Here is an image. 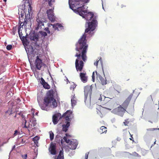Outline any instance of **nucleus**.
Returning a JSON list of instances; mask_svg holds the SVG:
<instances>
[{"label": "nucleus", "instance_id": "nucleus-57", "mask_svg": "<svg viewBox=\"0 0 159 159\" xmlns=\"http://www.w3.org/2000/svg\"><path fill=\"white\" fill-rule=\"evenodd\" d=\"M44 30H45L47 32L48 30H49L48 27H47L46 28H45Z\"/></svg>", "mask_w": 159, "mask_h": 159}, {"label": "nucleus", "instance_id": "nucleus-9", "mask_svg": "<svg viewBox=\"0 0 159 159\" xmlns=\"http://www.w3.org/2000/svg\"><path fill=\"white\" fill-rule=\"evenodd\" d=\"M36 21L37 22L36 27L35 30L37 31L42 28V26L44 25V23L45 22V19L43 18L39 17V16L37 17Z\"/></svg>", "mask_w": 159, "mask_h": 159}, {"label": "nucleus", "instance_id": "nucleus-18", "mask_svg": "<svg viewBox=\"0 0 159 159\" xmlns=\"http://www.w3.org/2000/svg\"><path fill=\"white\" fill-rule=\"evenodd\" d=\"M80 76L81 81L84 83H85L87 81L88 77L86 76V73L83 72L80 73Z\"/></svg>", "mask_w": 159, "mask_h": 159}, {"label": "nucleus", "instance_id": "nucleus-37", "mask_svg": "<svg viewBox=\"0 0 159 159\" xmlns=\"http://www.w3.org/2000/svg\"><path fill=\"white\" fill-rule=\"evenodd\" d=\"M27 24V23L26 24H24V22H22L20 20L19 21V26L18 27H20L21 28L24 25H26Z\"/></svg>", "mask_w": 159, "mask_h": 159}, {"label": "nucleus", "instance_id": "nucleus-52", "mask_svg": "<svg viewBox=\"0 0 159 159\" xmlns=\"http://www.w3.org/2000/svg\"><path fill=\"white\" fill-rule=\"evenodd\" d=\"M71 152H70L69 154V155L70 156H73L75 154V151H72Z\"/></svg>", "mask_w": 159, "mask_h": 159}, {"label": "nucleus", "instance_id": "nucleus-48", "mask_svg": "<svg viewBox=\"0 0 159 159\" xmlns=\"http://www.w3.org/2000/svg\"><path fill=\"white\" fill-rule=\"evenodd\" d=\"M52 88L53 89V90L55 88L56 86L55 85L54 83V81H53L52 80Z\"/></svg>", "mask_w": 159, "mask_h": 159}, {"label": "nucleus", "instance_id": "nucleus-44", "mask_svg": "<svg viewBox=\"0 0 159 159\" xmlns=\"http://www.w3.org/2000/svg\"><path fill=\"white\" fill-rule=\"evenodd\" d=\"M6 114H8L9 115H10L12 114L11 110H10L9 109L8 110L6 111L5 112Z\"/></svg>", "mask_w": 159, "mask_h": 159}, {"label": "nucleus", "instance_id": "nucleus-41", "mask_svg": "<svg viewBox=\"0 0 159 159\" xmlns=\"http://www.w3.org/2000/svg\"><path fill=\"white\" fill-rule=\"evenodd\" d=\"M72 84H73L71 85L70 87V89H73V90H74V89L76 87V85L74 82H73Z\"/></svg>", "mask_w": 159, "mask_h": 159}, {"label": "nucleus", "instance_id": "nucleus-15", "mask_svg": "<svg viewBox=\"0 0 159 159\" xmlns=\"http://www.w3.org/2000/svg\"><path fill=\"white\" fill-rule=\"evenodd\" d=\"M29 38L31 40L33 41H39V35L38 34L35 33L34 31L30 33Z\"/></svg>", "mask_w": 159, "mask_h": 159}, {"label": "nucleus", "instance_id": "nucleus-33", "mask_svg": "<svg viewBox=\"0 0 159 159\" xmlns=\"http://www.w3.org/2000/svg\"><path fill=\"white\" fill-rule=\"evenodd\" d=\"M49 134L50 135V139L51 141L53 140L54 138V134L53 132L52 131H50L49 132Z\"/></svg>", "mask_w": 159, "mask_h": 159}, {"label": "nucleus", "instance_id": "nucleus-34", "mask_svg": "<svg viewBox=\"0 0 159 159\" xmlns=\"http://www.w3.org/2000/svg\"><path fill=\"white\" fill-rule=\"evenodd\" d=\"M39 33L41 34L42 37H45L47 35V33L46 32L42 31H40Z\"/></svg>", "mask_w": 159, "mask_h": 159}, {"label": "nucleus", "instance_id": "nucleus-45", "mask_svg": "<svg viewBox=\"0 0 159 159\" xmlns=\"http://www.w3.org/2000/svg\"><path fill=\"white\" fill-rule=\"evenodd\" d=\"M95 80V73L94 72H93L92 74V80L93 82H94Z\"/></svg>", "mask_w": 159, "mask_h": 159}, {"label": "nucleus", "instance_id": "nucleus-13", "mask_svg": "<svg viewBox=\"0 0 159 159\" xmlns=\"http://www.w3.org/2000/svg\"><path fill=\"white\" fill-rule=\"evenodd\" d=\"M62 115L60 113H57L54 114L52 117V121L54 125L57 124L59 120H61L62 118Z\"/></svg>", "mask_w": 159, "mask_h": 159}, {"label": "nucleus", "instance_id": "nucleus-8", "mask_svg": "<svg viewBox=\"0 0 159 159\" xmlns=\"http://www.w3.org/2000/svg\"><path fill=\"white\" fill-rule=\"evenodd\" d=\"M125 111V109L120 105L117 108L111 111V112L121 116H123Z\"/></svg>", "mask_w": 159, "mask_h": 159}, {"label": "nucleus", "instance_id": "nucleus-61", "mask_svg": "<svg viewBox=\"0 0 159 159\" xmlns=\"http://www.w3.org/2000/svg\"><path fill=\"white\" fill-rule=\"evenodd\" d=\"M124 123L125 125H127V124L129 123V122L128 121H125L124 122Z\"/></svg>", "mask_w": 159, "mask_h": 159}, {"label": "nucleus", "instance_id": "nucleus-55", "mask_svg": "<svg viewBox=\"0 0 159 159\" xmlns=\"http://www.w3.org/2000/svg\"><path fill=\"white\" fill-rule=\"evenodd\" d=\"M64 142V141L63 140V139H61L60 141V143H61L62 145H63Z\"/></svg>", "mask_w": 159, "mask_h": 159}, {"label": "nucleus", "instance_id": "nucleus-31", "mask_svg": "<svg viewBox=\"0 0 159 159\" xmlns=\"http://www.w3.org/2000/svg\"><path fill=\"white\" fill-rule=\"evenodd\" d=\"M21 116L23 118V120L25 121V123H24V125L23 127L24 128H28L29 127H30V124L29 123L28 126H27L26 125V123H27V120L25 119V118H24V116L23 114H22Z\"/></svg>", "mask_w": 159, "mask_h": 159}, {"label": "nucleus", "instance_id": "nucleus-39", "mask_svg": "<svg viewBox=\"0 0 159 159\" xmlns=\"http://www.w3.org/2000/svg\"><path fill=\"white\" fill-rule=\"evenodd\" d=\"M16 30H17V27L16 26H14L13 28L12 31V33L13 35H15Z\"/></svg>", "mask_w": 159, "mask_h": 159}, {"label": "nucleus", "instance_id": "nucleus-7", "mask_svg": "<svg viewBox=\"0 0 159 159\" xmlns=\"http://www.w3.org/2000/svg\"><path fill=\"white\" fill-rule=\"evenodd\" d=\"M63 139L66 143L69 144L70 146L69 148L70 149L72 150H75L76 149L78 144V142L76 139H67L66 136L63 137Z\"/></svg>", "mask_w": 159, "mask_h": 159}, {"label": "nucleus", "instance_id": "nucleus-28", "mask_svg": "<svg viewBox=\"0 0 159 159\" xmlns=\"http://www.w3.org/2000/svg\"><path fill=\"white\" fill-rule=\"evenodd\" d=\"M25 13L26 14V12H24L23 11H19L18 14L19 15V20H20L21 21V20H23L24 15L25 14Z\"/></svg>", "mask_w": 159, "mask_h": 159}, {"label": "nucleus", "instance_id": "nucleus-20", "mask_svg": "<svg viewBox=\"0 0 159 159\" xmlns=\"http://www.w3.org/2000/svg\"><path fill=\"white\" fill-rule=\"evenodd\" d=\"M96 74L97 75V78L100 80L101 84L102 85H104L107 84L106 79L103 78L98 73L97 71H96Z\"/></svg>", "mask_w": 159, "mask_h": 159}, {"label": "nucleus", "instance_id": "nucleus-50", "mask_svg": "<svg viewBox=\"0 0 159 159\" xmlns=\"http://www.w3.org/2000/svg\"><path fill=\"white\" fill-rule=\"evenodd\" d=\"M89 153V152H88L85 154V159H88Z\"/></svg>", "mask_w": 159, "mask_h": 159}, {"label": "nucleus", "instance_id": "nucleus-63", "mask_svg": "<svg viewBox=\"0 0 159 159\" xmlns=\"http://www.w3.org/2000/svg\"><path fill=\"white\" fill-rule=\"evenodd\" d=\"M98 100H101V101H102V94L100 95V97L98 98Z\"/></svg>", "mask_w": 159, "mask_h": 159}, {"label": "nucleus", "instance_id": "nucleus-35", "mask_svg": "<svg viewBox=\"0 0 159 159\" xmlns=\"http://www.w3.org/2000/svg\"><path fill=\"white\" fill-rule=\"evenodd\" d=\"M74 98H72L71 99V104L72 107H74L76 103V100H74Z\"/></svg>", "mask_w": 159, "mask_h": 159}, {"label": "nucleus", "instance_id": "nucleus-36", "mask_svg": "<svg viewBox=\"0 0 159 159\" xmlns=\"http://www.w3.org/2000/svg\"><path fill=\"white\" fill-rule=\"evenodd\" d=\"M133 156L134 157H137L139 158H140L141 157V156L139 155L138 153H137L136 152H134L132 153H131V156Z\"/></svg>", "mask_w": 159, "mask_h": 159}, {"label": "nucleus", "instance_id": "nucleus-23", "mask_svg": "<svg viewBox=\"0 0 159 159\" xmlns=\"http://www.w3.org/2000/svg\"><path fill=\"white\" fill-rule=\"evenodd\" d=\"M63 135L57 134L55 137V140L56 142L58 143H60V141L61 139H62Z\"/></svg>", "mask_w": 159, "mask_h": 159}, {"label": "nucleus", "instance_id": "nucleus-49", "mask_svg": "<svg viewBox=\"0 0 159 159\" xmlns=\"http://www.w3.org/2000/svg\"><path fill=\"white\" fill-rule=\"evenodd\" d=\"M18 34L20 39H21V37L22 36V31H21L20 32H18Z\"/></svg>", "mask_w": 159, "mask_h": 159}, {"label": "nucleus", "instance_id": "nucleus-59", "mask_svg": "<svg viewBox=\"0 0 159 159\" xmlns=\"http://www.w3.org/2000/svg\"><path fill=\"white\" fill-rule=\"evenodd\" d=\"M6 77L5 76H3L2 78L0 79V81L2 82V81L4 80V79H5Z\"/></svg>", "mask_w": 159, "mask_h": 159}, {"label": "nucleus", "instance_id": "nucleus-43", "mask_svg": "<svg viewBox=\"0 0 159 159\" xmlns=\"http://www.w3.org/2000/svg\"><path fill=\"white\" fill-rule=\"evenodd\" d=\"M12 48V46L11 45H8L6 47V48L8 50H11Z\"/></svg>", "mask_w": 159, "mask_h": 159}, {"label": "nucleus", "instance_id": "nucleus-12", "mask_svg": "<svg viewBox=\"0 0 159 159\" xmlns=\"http://www.w3.org/2000/svg\"><path fill=\"white\" fill-rule=\"evenodd\" d=\"M35 65L37 69L39 70L41 69L43 66V62L42 59L39 58V56L38 55L36 57Z\"/></svg>", "mask_w": 159, "mask_h": 159}, {"label": "nucleus", "instance_id": "nucleus-10", "mask_svg": "<svg viewBox=\"0 0 159 159\" xmlns=\"http://www.w3.org/2000/svg\"><path fill=\"white\" fill-rule=\"evenodd\" d=\"M62 117H64L66 121H70L73 117L72 111L70 110H67L62 115Z\"/></svg>", "mask_w": 159, "mask_h": 159}, {"label": "nucleus", "instance_id": "nucleus-38", "mask_svg": "<svg viewBox=\"0 0 159 159\" xmlns=\"http://www.w3.org/2000/svg\"><path fill=\"white\" fill-rule=\"evenodd\" d=\"M141 152L142 155L144 156L148 152V151L142 149L141 150Z\"/></svg>", "mask_w": 159, "mask_h": 159}, {"label": "nucleus", "instance_id": "nucleus-51", "mask_svg": "<svg viewBox=\"0 0 159 159\" xmlns=\"http://www.w3.org/2000/svg\"><path fill=\"white\" fill-rule=\"evenodd\" d=\"M18 133V132L17 130H15L14 131V133L13 135V137L16 136L17 134Z\"/></svg>", "mask_w": 159, "mask_h": 159}, {"label": "nucleus", "instance_id": "nucleus-30", "mask_svg": "<svg viewBox=\"0 0 159 159\" xmlns=\"http://www.w3.org/2000/svg\"><path fill=\"white\" fill-rule=\"evenodd\" d=\"M30 122L31 123V125L32 126H34L37 124L36 119L34 118H33L31 120H30Z\"/></svg>", "mask_w": 159, "mask_h": 159}, {"label": "nucleus", "instance_id": "nucleus-58", "mask_svg": "<svg viewBox=\"0 0 159 159\" xmlns=\"http://www.w3.org/2000/svg\"><path fill=\"white\" fill-rule=\"evenodd\" d=\"M65 134L66 135V136L67 137H70V135L69 134H68V133H66V134Z\"/></svg>", "mask_w": 159, "mask_h": 159}, {"label": "nucleus", "instance_id": "nucleus-54", "mask_svg": "<svg viewBox=\"0 0 159 159\" xmlns=\"http://www.w3.org/2000/svg\"><path fill=\"white\" fill-rule=\"evenodd\" d=\"M16 100V102L17 103H19L20 102V100L19 98H18Z\"/></svg>", "mask_w": 159, "mask_h": 159}, {"label": "nucleus", "instance_id": "nucleus-25", "mask_svg": "<svg viewBox=\"0 0 159 159\" xmlns=\"http://www.w3.org/2000/svg\"><path fill=\"white\" fill-rule=\"evenodd\" d=\"M54 159H64L63 150V149L61 150L59 152L58 155L56 158Z\"/></svg>", "mask_w": 159, "mask_h": 159}, {"label": "nucleus", "instance_id": "nucleus-53", "mask_svg": "<svg viewBox=\"0 0 159 159\" xmlns=\"http://www.w3.org/2000/svg\"><path fill=\"white\" fill-rule=\"evenodd\" d=\"M90 0H84L83 2H84V3H83L82 5H84V3H87L89 2Z\"/></svg>", "mask_w": 159, "mask_h": 159}, {"label": "nucleus", "instance_id": "nucleus-42", "mask_svg": "<svg viewBox=\"0 0 159 159\" xmlns=\"http://www.w3.org/2000/svg\"><path fill=\"white\" fill-rule=\"evenodd\" d=\"M39 81L42 85L46 82L44 80L42 77L40 78Z\"/></svg>", "mask_w": 159, "mask_h": 159}, {"label": "nucleus", "instance_id": "nucleus-16", "mask_svg": "<svg viewBox=\"0 0 159 159\" xmlns=\"http://www.w3.org/2000/svg\"><path fill=\"white\" fill-rule=\"evenodd\" d=\"M133 95V93L130 94L122 104V106L125 109H126L128 106Z\"/></svg>", "mask_w": 159, "mask_h": 159}, {"label": "nucleus", "instance_id": "nucleus-24", "mask_svg": "<svg viewBox=\"0 0 159 159\" xmlns=\"http://www.w3.org/2000/svg\"><path fill=\"white\" fill-rule=\"evenodd\" d=\"M143 139L144 141L148 145L149 141V134L148 132L144 135Z\"/></svg>", "mask_w": 159, "mask_h": 159}, {"label": "nucleus", "instance_id": "nucleus-22", "mask_svg": "<svg viewBox=\"0 0 159 159\" xmlns=\"http://www.w3.org/2000/svg\"><path fill=\"white\" fill-rule=\"evenodd\" d=\"M99 61H100V63H101V65L102 67V71H103V75H104V76H105V74H104V69H103V68L102 61V58L101 57H100V59H99V60L97 59V61H96L94 63V66H97L98 65V62Z\"/></svg>", "mask_w": 159, "mask_h": 159}, {"label": "nucleus", "instance_id": "nucleus-32", "mask_svg": "<svg viewBox=\"0 0 159 159\" xmlns=\"http://www.w3.org/2000/svg\"><path fill=\"white\" fill-rule=\"evenodd\" d=\"M43 87L45 89H48L50 88V86L48 83L46 82L43 84Z\"/></svg>", "mask_w": 159, "mask_h": 159}, {"label": "nucleus", "instance_id": "nucleus-56", "mask_svg": "<svg viewBox=\"0 0 159 159\" xmlns=\"http://www.w3.org/2000/svg\"><path fill=\"white\" fill-rule=\"evenodd\" d=\"M9 93V95H10L11 96L13 94V93H12V92H8L7 93V94L8 95Z\"/></svg>", "mask_w": 159, "mask_h": 159}, {"label": "nucleus", "instance_id": "nucleus-21", "mask_svg": "<svg viewBox=\"0 0 159 159\" xmlns=\"http://www.w3.org/2000/svg\"><path fill=\"white\" fill-rule=\"evenodd\" d=\"M34 42H32L31 43V44H30L32 47L33 48L34 50L36 52V53L35 54H37V52L35 51V48L38 47V48L39 47V44L38 43V41H34Z\"/></svg>", "mask_w": 159, "mask_h": 159}, {"label": "nucleus", "instance_id": "nucleus-40", "mask_svg": "<svg viewBox=\"0 0 159 159\" xmlns=\"http://www.w3.org/2000/svg\"><path fill=\"white\" fill-rule=\"evenodd\" d=\"M63 131L62 130H61L58 129L57 130V134H60L62 135L63 134Z\"/></svg>", "mask_w": 159, "mask_h": 159}, {"label": "nucleus", "instance_id": "nucleus-17", "mask_svg": "<svg viewBox=\"0 0 159 159\" xmlns=\"http://www.w3.org/2000/svg\"><path fill=\"white\" fill-rule=\"evenodd\" d=\"M65 124H63L62 125V130L63 132H66L68 130V128L70 126V122L68 121L65 122Z\"/></svg>", "mask_w": 159, "mask_h": 159}, {"label": "nucleus", "instance_id": "nucleus-19", "mask_svg": "<svg viewBox=\"0 0 159 159\" xmlns=\"http://www.w3.org/2000/svg\"><path fill=\"white\" fill-rule=\"evenodd\" d=\"M53 28L55 30H57L58 31L64 29V26L61 24L59 23L53 24Z\"/></svg>", "mask_w": 159, "mask_h": 159}, {"label": "nucleus", "instance_id": "nucleus-47", "mask_svg": "<svg viewBox=\"0 0 159 159\" xmlns=\"http://www.w3.org/2000/svg\"><path fill=\"white\" fill-rule=\"evenodd\" d=\"M52 2H53L52 1H51V0H48V5H49V6H50V7H52Z\"/></svg>", "mask_w": 159, "mask_h": 159}, {"label": "nucleus", "instance_id": "nucleus-11", "mask_svg": "<svg viewBox=\"0 0 159 159\" xmlns=\"http://www.w3.org/2000/svg\"><path fill=\"white\" fill-rule=\"evenodd\" d=\"M54 9V7H53L52 8L49 9L46 11L48 18L52 22H54L55 20V16L53 13Z\"/></svg>", "mask_w": 159, "mask_h": 159}, {"label": "nucleus", "instance_id": "nucleus-64", "mask_svg": "<svg viewBox=\"0 0 159 159\" xmlns=\"http://www.w3.org/2000/svg\"><path fill=\"white\" fill-rule=\"evenodd\" d=\"M27 154H25L24 155V158L25 159H27Z\"/></svg>", "mask_w": 159, "mask_h": 159}, {"label": "nucleus", "instance_id": "nucleus-60", "mask_svg": "<svg viewBox=\"0 0 159 159\" xmlns=\"http://www.w3.org/2000/svg\"><path fill=\"white\" fill-rule=\"evenodd\" d=\"M21 139V143H22L23 144L25 143V141L23 139Z\"/></svg>", "mask_w": 159, "mask_h": 159}, {"label": "nucleus", "instance_id": "nucleus-6", "mask_svg": "<svg viewBox=\"0 0 159 159\" xmlns=\"http://www.w3.org/2000/svg\"><path fill=\"white\" fill-rule=\"evenodd\" d=\"M93 86L87 85L84 87V101L87 106L90 105L91 96L92 92Z\"/></svg>", "mask_w": 159, "mask_h": 159}, {"label": "nucleus", "instance_id": "nucleus-14", "mask_svg": "<svg viewBox=\"0 0 159 159\" xmlns=\"http://www.w3.org/2000/svg\"><path fill=\"white\" fill-rule=\"evenodd\" d=\"M49 150L51 154L52 155H56L57 152L56 144L51 142L50 144Z\"/></svg>", "mask_w": 159, "mask_h": 159}, {"label": "nucleus", "instance_id": "nucleus-1", "mask_svg": "<svg viewBox=\"0 0 159 159\" xmlns=\"http://www.w3.org/2000/svg\"><path fill=\"white\" fill-rule=\"evenodd\" d=\"M94 30L92 31L90 30L87 33L85 32V30L84 33L75 44V50L79 52V54L76 52L75 55V57H77L75 60V66L77 71H81L84 66V63L83 61H79L81 57L84 61H85L87 60L86 53L88 45L87 44L86 38H90L92 37L94 34L95 32L93 31Z\"/></svg>", "mask_w": 159, "mask_h": 159}, {"label": "nucleus", "instance_id": "nucleus-2", "mask_svg": "<svg viewBox=\"0 0 159 159\" xmlns=\"http://www.w3.org/2000/svg\"><path fill=\"white\" fill-rule=\"evenodd\" d=\"M70 2V0H69L70 8L74 12L86 20L87 22L85 24V32L95 30L98 25V22L97 19V16L95 15L93 12L88 11L87 9L84 10L85 9L84 5L77 7L76 9H73L74 4H71Z\"/></svg>", "mask_w": 159, "mask_h": 159}, {"label": "nucleus", "instance_id": "nucleus-27", "mask_svg": "<svg viewBox=\"0 0 159 159\" xmlns=\"http://www.w3.org/2000/svg\"><path fill=\"white\" fill-rule=\"evenodd\" d=\"M40 139V137L38 136H36L35 137H34L32 139V140L34 142L36 146L38 147V140Z\"/></svg>", "mask_w": 159, "mask_h": 159}, {"label": "nucleus", "instance_id": "nucleus-29", "mask_svg": "<svg viewBox=\"0 0 159 159\" xmlns=\"http://www.w3.org/2000/svg\"><path fill=\"white\" fill-rule=\"evenodd\" d=\"M122 156L125 157H128L129 158H131V153L129 152H122Z\"/></svg>", "mask_w": 159, "mask_h": 159}, {"label": "nucleus", "instance_id": "nucleus-3", "mask_svg": "<svg viewBox=\"0 0 159 159\" xmlns=\"http://www.w3.org/2000/svg\"><path fill=\"white\" fill-rule=\"evenodd\" d=\"M39 105L41 109L43 110L48 111V106L49 103L52 102L53 108H55L57 106V103L54 96V91L53 89L48 90L46 94V96L43 99V103L42 104L38 99Z\"/></svg>", "mask_w": 159, "mask_h": 159}, {"label": "nucleus", "instance_id": "nucleus-62", "mask_svg": "<svg viewBox=\"0 0 159 159\" xmlns=\"http://www.w3.org/2000/svg\"><path fill=\"white\" fill-rule=\"evenodd\" d=\"M21 28L20 27H18V32H20L21 31Z\"/></svg>", "mask_w": 159, "mask_h": 159}, {"label": "nucleus", "instance_id": "nucleus-26", "mask_svg": "<svg viewBox=\"0 0 159 159\" xmlns=\"http://www.w3.org/2000/svg\"><path fill=\"white\" fill-rule=\"evenodd\" d=\"M98 131L101 134L103 133H106L107 131V128L104 126H102L98 130Z\"/></svg>", "mask_w": 159, "mask_h": 159}, {"label": "nucleus", "instance_id": "nucleus-46", "mask_svg": "<svg viewBox=\"0 0 159 159\" xmlns=\"http://www.w3.org/2000/svg\"><path fill=\"white\" fill-rule=\"evenodd\" d=\"M102 101H104L106 99H109L110 98L108 97H106L104 95H103L102 94Z\"/></svg>", "mask_w": 159, "mask_h": 159}, {"label": "nucleus", "instance_id": "nucleus-4", "mask_svg": "<svg viewBox=\"0 0 159 159\" xmlns=\"http://www.w3.org/2000/svg\"><path fill=\"white\" fill-rule=\"evenodd\" d=\"M22 3V4L20 5L18 7V11L25 12H26L27 8H28V12L27 14L25 13L24 20V24H26L28 22H31L32 18L33 13L31 12L32 10V7L28 0H23Z\"/></svg>", "mask_w": 159, "mask_h": 159}, {"label": "nucleus", "instance_id": "nucleus-5", "mask_svg": "<svg viewBox=\"0 0 159 159\" xmlns=\"http://www.w3.org/2000/svg\"><path fill=\"white\" fill-rule=\"evenodd\" d=\"M20 39L25 47L29 62L31 64L32 62V60L35 57L36 52L34 50L32 46L30 45H29V42L27 38L24 36H22Z\"/></svg>", "mask_w": 159, "mask_h": 159}]
</instances>
